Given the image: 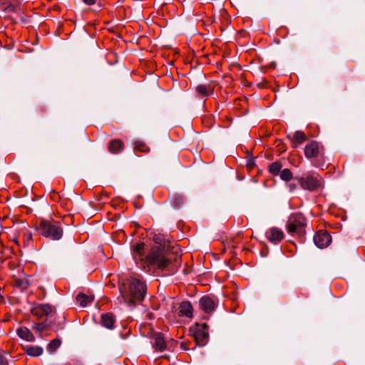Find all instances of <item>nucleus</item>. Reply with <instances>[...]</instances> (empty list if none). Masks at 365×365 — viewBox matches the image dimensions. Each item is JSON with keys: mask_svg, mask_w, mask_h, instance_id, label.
I'll use <instances>...</instances> for the list:
<instances>
[{"mask_svg": "<svg viewBox=\"0 0 365 365\" xmlns=\"http://www.w3.org/2000/svg\"><path fill=\"white\" fill-rule=\"evenodd\" d=\"M305 140L306 137L304 133L299 130L296 131L291 138L292 142L295 144L294 146L302 144Z\"/></svg>", "mask_w": 365, "mask_h": 365, "instance_id": "aec40b11", "label": "nucleus"}, {"mask_svg": "<svg viewBox=\"0 0 365 365\" xmlns=\"http://www.w3.org/2000/svg\"><path fill=\"white\" fill-rule=\"evenodd\" d=\"M16 333L20 338L27 341H34L35 340V337L33 334L26 327H21L18 329Z\"/></svg>", "mask_w": 365, "mask_h": 365, "instance_id": "4468645a", "label": "nucleus"}, {"mask_svg": "<svg viewBox=\"0 0 365 365\" xmlns=\"http://www.w3.org/2000/svg\"><path fill=\"white\" fill-rule=\"evenodd\" d=\"M196 91L202 97L208 96L212 93L210 86L206 85H198L196 87Z\"/></svg>", "mask_w": 365, "mask_h": 365, "instance_id": "6ab92c4d", "label": "nucleus"}, {"mask_svg": "<svg viewBox=\"0 0 365 365\" xmlns=\"http://www.w3.org/2000/svg\"><path fill=\"white\" fill-rule=\"evenodd\" d=\"M200 306L207 313H210L215 309L214 300L208 296H204L200 299Z\"/></svg>", "mask_w": 365, "mask_h": 365, "instance_id": "9d476101", "label": "nucleus"}, {"mask_svg": "<svg viewBox=\"0 0 365 365\" xmlns=\"http://www.w3.org/2000/svg\"><path fill=\"white\" fill-rule=\"evenodd\" d=\"M8 11H14L16 9V6L13 4H10L9 6L6 9Z\"/></svg>", "mask_w": 365, "mask_h": 365, "instance_id": "c756f323", "label": "nucleus"}, {"mask_svg": "<svg viewBox=\"0 0 365 365\" xmlns=\"http://www.w3.org/2000/svg\"><path fill=\"white\" fill-rule=\"evenodd\" d=\"M39 232L41 235L53 240H58L63 235V230L60 226L46 220L40 222Z\"/></svg>", "mask_w": 365, "mask_h": 365, "instance_id": "7ed1b4c3", "label": "nucleus"}, {"mask_svg": "<svg viewBox=\"0 0 365 365\" xmlns=\"http://www.w3.org/2000/svg\"><path fill=\"white\" fill-rule=\"evenodd\" d=\"M52 307L47 304H42L35 307L31 312L34 315L41 318L43 316H48L52 312Z\"/></svg>", "mask_w": 365, "mask_h": 365, "instance_id": "1a4fd4ad", "label": "nucleus"}, {"mask_svg": "<svg viewBox=\"0 0 365 365\" xmlns=\"http://www.w3.org/2000/svg\"><path fill=\"white\" fill-rule=\"evenodd\" d=\"M179 312L180 316H185L191 317L192 316V306L188 301L181 302L179 307Z\"/></svg>", "mask_w": 365, "mask_h": 365, "instance_id": "ddd939ff", "label": "nucleus"}, {"mask_svg": "<svg viewBox=\"0 0 365 365\" xmlns=\"http://www.w3.org/2000/svg\"><path fill=\"white\" fill-rule=\"evenodd\" d=\"M134 148L141 152H148L150 148L142 141H136Z\"/></svg>", "mask_w": 365, "mask_h": 365, "instance_id": "5701e85b", "label": "nucleus"}, {"mask_svg": "<svg viewBox=\"0 0 365 365\" xmlns=\"http://www.w3.org/2000/svg\"><path fill=\"white\" fill-rule=\"evenodd\" d=\"M115 319L111 314L106 313L101 315V324L107 329H113Z\"/></svg>", "mask_w": 365, "mask_h": 365, "instance_id": "dca6fc26", "label": "nucleus"}, {"mask_svg": "<svg viewBox=\"0 0 365 365\" xmlns=\"http://www.w3.org/2000/svg\"><path fill=\"white\" fill-rule=\"evenodd\" d=\"M282 165L279 163L274 162L269 165V171L273 175H277L279 173Z\"/></svg>", "mask_w": 365, "mask_h": 365, "instance_id": "4be33fe9", "label": "nucleus"}, {"mask_svg": "<svg viewBox=\"0 0 365 365\" xmlns=\"http://www.w3.org/2000/svg\"><path fill=\"white\" fill-rule=\"evenodd\" d=\"M0 365H8V361L5 356L0 354Z\"/></svg>", "mask_w": 365, "mask_h": 365, "instance_id": "cd10ccee", "label": "nucleus"}, {"mask_svg": "<svg viewBox=\"0 0 365 365\" xmlns=\"http://www.w3.org/2000/svg\"><path fill=\"white\" fill-rule=\"evenodd\" d=\"M195 339L198 346H203L206 344L208 339V333L204 329H198L195 334Z\"/></svg>", "mask_w": 365, "mask_h": 365, "instance_id": "f8f14e48", "label": "nucleus"}, {"mask_svg": "<svg viewBox=\"0 0 365 365\" xmlns=\"http://www.w3.org/2000/svg\"><path fill=\"white\" fill-rule=\"evenodd\" d=\"M65 322V317L63 316L61 317H60V322H59V329H63V324Z\"/></svg>", "mask_w": 365, "mask_h": 365, "instance_id": "c85d7f7f", "label": "nucleus"}, {"mask_svg": "<svg viewBox=\"0 0 365 365\" xmlns=\"http://www.w3.org/2000/svg\"><path fill=\"white\" fill-rule=\"evenodd\" d=\"M319 153V144L316 141L309 143L304 148V154L307 158H316Z\"/></svg>", "mask_w": 365, "mask_h": 365, "instance_id": "6e6552de", "label": "nucleus"}, {"mask_svg": "<svg viewBox=\"0 0 365 365\" xmlns=\"http://www.w3.org/2000/svg\"><path fill=\"white\" fill-rule=\"evenodd\" d=\"M61 341L58 339H53L48 345V350L51 351H56L60 346Z\"/></svg>", "mask_w": 365, "mask_h": 365, "instance_id": "b1692460", "label": "nucleus"}, {"mask_svg": "<svg viewBox=\"0 0 365 365\" xmlns=\"http://www.w3.org/2000/svg\"><path fill=\"white\" fill-rule=\"evenodd\" d=\"M26 354L31 356H39L43 354V349L41 346L26 345L24 347Z\"/></svg>", "mask_w": 365, "mask_h": 365, "instance_id": "2eb2a0df", "label": "nucleus"}, {"mask_svg": "<svg viewBox=\"0 0 365 365\" xmlns=\"http://www.w3.org/2000/svg\"><path fill=\"white\" fill-rule=\"evenodd\" d=\"M177 250L173 251L172 254L167 252L164 254L160 248L153 247L146 256V262L148 264L155 265L160 269H168L175 272L181 261L180 255L178 254Z\"/></svg>", "mask_w": 365, "mask_h": 365, "instance_id": "f03ea898", "label": "nucleus"}, {"mask_svg": "<svg viewBox=\"0 0 365 365\" xmlns=\"http://www.w3.org/2000/svg\"><path fill=\"white\" fill-rule=\"evenodd\" d=\"M288 186L289 187V190L290 191L294 190L296 188V187H297L296 185L292 184V183L289 184Z\"/></svg>", "mask_w": 365, "mask_h": 365, "instance_id": "2f4dec72", "label": "nucleus"}, {"mask_svg": "<svg viewBox=\"0 0 365 365\" xmlns=\"http://www.w3.org/2000/svg\"><path fill=\"white\" fill-rule=\"evenodd\" d=\"M123 148V143L120 140H113L109 143V150L113 153H116Z\"/></svg>", "mask_w": 365, "mask_h": 365, "instance_id": "412c9836", "label": "nucleus"}, {"mask_svg": "<svg viewBox=\"0 0 365 365\" xmlns=\"http://www.w3.org/2000/svg\"><path fill=\"white\" fill-rule=\"evenodd\" d=\"M266 235L267 239L274 243L281 241L284 237L282 231L275 227L269 229Z\"/></svg>", "mask_w": 365, "mask_h": 365, "instance_id": "9b49d317", "label": "nucleus"}, {"mask_svg": "<svg viewBox=\"0 0 365 365\" xmlns=\"http://www.w3.org/2000/svg\"><path fill=\"white\" fill-rule=\"evenodd\" d=\"M301 187L309 191H314L321 186V178L318 175H310L298 178Z\"/></svg>", "mask_w": 365, "mask_h": 365, "instance_id": "39448f33", "label": "nucleus"}, {"mask_svg": "<svg viewBox=\"0 0 365 365\" xmlns=\"http://www.w3.org/2000/svg\"><path fill=\"white\" fill-rule=\"evenodd\" d=\"M94 299V297L91 295L88 296L84 294H78L76 296V301L82 307H86L88 304L91 303Z\"/></svg>", "mask_w": 365, "mask_h": 365, "instance_id": "a211bd4d", "label": "nucleus"}, {"mask_svg": "<svg viewBox=\"0 0 365 365\" xmlns=\"http://www.w3.org/2000/svg\"><path fill=\"white\" fill-rule=\"evenodd\" d=\"M182 202V197L181 196H175L173 199V204L175 206H179Z\"/></svg>", "mask_w": 365, "mask_h": 365, "instance_id": "bb28decb", "label": "nucleus"}, {"mask_svg": "<svg viewBox=\"0 0 365 365\" xmlns=\"http://www.w3.org/2000/svg\"><path fill=\"white\" fill-rule=\"evenodd\" d=\"M152 340L153 346L156 350L163 351L167 349V341L162 333H154L152 336Z\"/></svg>", "mask_w": 365, "mask_h": 365, "instance_id": "0eeeda50", "label": "nucleus"}, {"mask_svg": "<svg viewBox=\"0 0 365 365\" xmlns=\"http://www.w3.org/2000/svg\"><path fill=\"white\" fill-rule=\"evenodd\" d=\"M83 1L87 5H93L95 4L96 0H83Z\"/></svg>", "mask_w": 365, "mask_h": 365, "instance_id": "7c9ffc66", "label": "nucleus"}, {"mask_svg": "<svg viewBox=\"0 0 365 365\" xmlns=\"http://www.w3.org/2000/svg\"><path fill=\"white\" fill-rule=\"evenodd\" d=\"M314 244L319 248L327 247L331 241V236L326 232H318L314 236Z\"/></svg>", "mask_w": 365, "mask_h": 365, "instance_id": "423d86ee", "label": "nucleus"}, {"mask_svg": "<svg viewBox=\"0 0 365 365\" xmlns=\"http://www.w3.org/2000/svg\"><path fill=\"white\" fill-rule=\"evenodd\" d=\"M144 246L145 245L143 243H137L136 245H133V255L135 260H137V259L139 260L143 259Z\"/></svg>", "mask_w": 365, "mask_h": 365, "instance_id": "f3484780", "label": "nucleus"}, {"mask_svg": "<svg viewBox=\"0 0 365 365\" xmlns=\"http://www.w3.org/2000/svg\"><path fill=\"white\" fill-rule=\"evenodd\" d=\"M122 300L129 306L142 302L146 294V284L140 279L132 277L119 286Z\"/></svg>", "mask_w": 365, "mask_h": 365, "instance_id": "f257e3e1", "label": "nucleus"}, {"mask_svg": "<svg viewBox=\"0 0 365 365\" xmlns=\"http://www.w3.org/2000/svg\"><path fill=\"white\" fill-rule=\"evenodd\" d=\"M292 177V174L289 169H287V168L284 169L280 173V178L283 180L289 181V180H291Z\"/></svg>", "mask_w": 365, "mask_h": 365, "instance_id": "393cba45", "label": "nucleus"}, {"mask_svg": "<svg viewBox=\"0 0 365 365\" xmlns=\"http://www.w3.org/2000/svg\"><path fill=\"white\" fill-rule=\"evenodd\" d=\"M48 327V324L45 322H42V323H39V324H36L33 328L35 329L36 330H37L39 332H41L43 331V330H45Z\"/></svg>", "mask_w": 365, "mask_h": 365, "instance_id": "a878e982", "label": "nucleus"}, {"mask_svg": "<svg viewBox=\"0 0 365 365\" xmlns=\"http://www.w3.org/2000/svg\"><path fill=\"white\" fill-rule=\"evenodd\" d=\"M305 218L300 213H295L292 215L287 221V232L291 235H301L304 232V227L305 226Z\"/></svg>", "mask_w": 365, "mask_h": 365, "instance_id": "20e7f679", "label": "nucleus"}]
</instances>
